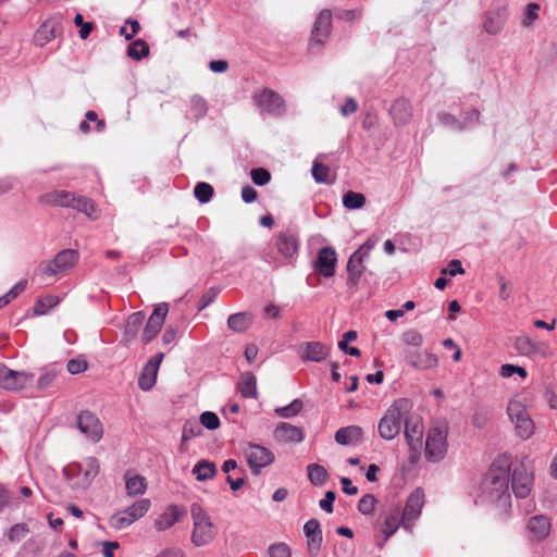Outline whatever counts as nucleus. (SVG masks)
Here are the masks:
<instances>
[{
    "mask_svg": "<svg viewBox=\"0 0 557 557\" xmlns=\"http://www.w3.org/2000/svg\"><path fill=\"white\" fill-rule=\"evenodd\" d=\"M512 467L511 457L502 455L494 460L481 482V497L491 503L506 504L510 497L509 475Z\"/></svg>",
    "mask_w": 557,
    "mask_h": 557,
    "instance_id": "1",
    "label": "nucleus"
},
{
    "mask_svg": "<svg viewBox=\"0 0 557 557\" xmlns=\"http://www.w3.org/2000/svg\"><path fill=\"white\" fill-rule=\"evenodd\" d=\"M412 410L408 398H399L393 403L377 424L380 436L385 441L394 440L401 431L403 419Z\"/></svg>",
    "mask_w": 557,
    "mask_h": 557,
    "instance_id": "2",
    "label": "nucleus"
},
{
    "mask_svg": "<svg viewBox=\"0 0 557 557\" xmlns=\"http://www.w3.org/2000/svg\"><path fill=\"white\" fill-rule=\"evenodd\" d=\"M190 516L193 519L191 542L196 546L210 544L216 535V528L210 516L198 504L190 506Z\"/></svg>",
    "mask_w": 557,
    "mask_h": 557,
    "instance_id": "3",
    "label": "nucleus"
},
{
    "mask_svg": "<svg viewBox=\"0 0 557 557\" xmlns=\"http://www.w3.org/2000/svg\"><path fill=\"white\" fill-rule=\"evenodd\" d=\"M511 488L517 498L527 497L533 486V470L528 456L511 467Z\"/></svg>",
    "mask_w": 557,
    "mask_h": 557,
    "instance_id": "4",
    "label": "nucleus"
},
{
    "mask_svg": "<svg viewBox=\"0 0 557 557\" xmlns=\"http://www.w3.org/2000/svg\"><path fill=\"white\" fill-rule=\"evenodd\" d=\"M447 425L444 423L430 429L425 443V456L429 460L436 462L445 457L447 453Z\"/></svg>",
    "mask_w": 557,
    "mask_h": 557,
    "instance_id": "5",
    "label": "nucleus"
},
{
    "mask_svg": "<svg viewBox=\"0 0 557 557\" xmlns=\"http://www.w3.org/2000/svg\"><path fill=\"white\" fill-rule=\"evenodd\" d=\"M507 412L520 438L528 440L534 434V422L530 418L527 408L520 401L510 400Z\"/></svg>",
    "mask_w": 557,
    "mask_h": 557,
    "instance_id": "6",
    "label": "nucleus"
},
{
    "mask_svg": "<svg viewBox=\"0 0 557 557\" xmlns=\"http://www.w3.org/2000/svg\"><path fill=\"white\" fill-rule=\"evenodd\" d=\"M374 247V242L371 239L367 240L363 245L359 247L358 250H356L347 262V286L349 288H355L364 270L366 267L363 265V261L369 257L370 251Z\"/></svg>",
    "mask_w": 557,
    "mask_h": 557,
    "instance_id": "7",
    "label": "nucleus"
},
{
    "mask_svg": "<svg viewBox=\"0 0 557 557\" xmlns=\"http://www.w3.org/2000/svg\"><path fill=\"white\" fill-rule=\"evenodd\" d=\"M79 253L74 249L60 251L52 260L42 268V274L47 276H63L78 262Z\"/></svg>",
    "mask_w": 557,
    "mask_h": 557,
    "instance_id": "8",
    "label": "nucleus"
},
{
    "mask_svg": "<svg viewBox=\"0 0 557 557\" xmlns=\"http://www.w3.org/2000/svg\"><path fill=\"white\" fill-rule=\"evenodd\" d=\"M34 373L15 371L0 363V387L11 392H18L29 387L34 382Z\"/></svg>",
    "mask_w": 557,
    "mask_h": 557,
    "instance_id": "9",
    "label": "nucleus"
},
{
    "mask_svg": "<svg viewBox=\"0 0 557 557\" xmlns=\"http://www.w3.org/2000/svg\"><path fill=\"white\" fill-rule=\"evenodd\" d=\"M257 107L270 114L283 115L286 112L284 99L276 91L264 88L255 96Z\"/></svg>",
    "mask_w": 557,
    "mask_h": 557,
    "instance_id": "10",
    "label": "nucleus"
},
{
    "mask_svg": "<svg viewBox=\"0 0 557 557\" xmlns=\"http://www.w3.org/2000/svg\"><path fill=\"white\" fill-rule=\"evenodd\" d=\"M245 456L253 474H259L262 468L274 461V454L261 445H249L245 450Z\"/></svg>",
    "mask_w": 557,
    "mask_h": 557,
    "instance_id": "11",
    "label": "nucleus"
},
{
    "mask_svg": "<svg viewBox=\"0 0 557 557\" xmlns=\"http://www.w3.org/2000/svg\"><path fill=\"white\" fill-rule=\"evenodd\" d=\"M77 428L91 442L97 443L102 438L103 426L98 417L86 410L77 417Z\"/></svg>",
    "mask_w": 557,
    "mask_h": 557,
    "instance_id": "12",
    "label": "nucleus"
},
{
    "mask_svg": "<svg viewBox=\"0 0 557 557\" xmlns=\"http://www.w3.org/2000/svg\"><path fill=\"white\" fill-rule=\"evenodd\" d=\"M424 504V493L420 488H416L408 497L406 506L403 510V527L407 530H411L414 520H417L421 513Z\"/></svg>",
    "mask_w": 557,
    "mask_h": 557,
    "instance_id": "13",
    "label": "nucleus"
},
{
    "mask_svg": "<svg viewBox=\"0 0 557 557\" xmlns=\"http://www.w3.org/2000/svg\"><path fill=\"white\" fill-rule=\"evenodd\" d=\"M169 306L168 304H159L151 313L150 318L148 319V322L144 329L143 332V339L145 343H149L152 341L158 333L160 332L164 319L168 314Z\"/></svg>",
    "mask_w": 557,
    "mask_h": 557,
    "instance_id": "14",
    "label": "nucleus"
},
{
    "mask_svg": "<svg viewBox=\"0 0 557 557\" xmlns=\"http://www.w3.org/2000/svg\"><path fill=\"white\" fill-rule=\"evenodd\" d=\"M273 438L280 444H299L305 434L301 428L288 422H280L273 430Z\"/></svg>",
    "mask_w": 557,
    "mask_h": 557,
    "instance_id": "15",
    "label": "nucleus"
},
{
    "mask_svg": "<svg viewBox=\"0 0 557 557\" xmlns=\"http://www.w3.org/2000/svg\"><path fill=\"white\" fill-rule=\"evenodd\" d=\"M507 20V7L499 4L493 7L485 14L483 22L484 30L490 35H497L502 32Z\"/></svg>",
    "mask_w": 557,
    "mask_h": 557,
    "instance_id": "16",
    "label": "nucleus"
},
{
    "mask_svg": "<svg viewBox=\"0 0 557 557\" xmlns=\"http://www.w3.org/2000/svg\"><path fill=\"white\" fill-rule=\"evenodd\" d=\"M185 516L186 510L183 507L170 505L156 518L153 525L157 531L164 532L180 522Z\"/></svg>",
    "mask_w": 557,
    "mask_h": 557,
    "instance_id": "17",
    "label": "nucleus"
},
{
    "mask_svg": "<svg viewBox=\"0 0 557 557\" xmlns=\"http://www.w3.org/2000/svg\"><path fill=\"white\" fill-rule=\"evenodd\" d=\"M337 255L332 247H323L318 253L314 270L324 277H331L335 273Z\"/></svg>",
    "mask_w": 557,
    "mask_h": 557,
    "instance_id": "18",
    "label": "nucleus"
},
{
    "mask_svg": "<svg viewBox=\"0 0 557 557\" xmlns=\"http://www.w3.org/2000/svg\"><path fill=\"white\" fill-rule=\"evenodd\" d=\"M404 434L410 448L414 449L420 445L423 435V425L419 417L407 413L403 419Z\"/></svg>",
    "mask_w": 557,
    "mask_h": 557,
    "instance_id": "19",
    "label": "nucleus"
},
{
    "mask_svg": "<svg viewBox=\"0 0 557 557\" xmlns=\"http://www.w3.org/2000/svg\"><path fill=\"white\" fill-rule=\"evenodd\" d=\"M329 354L330 348L321 342H307L298 349V355L304 361L321 362L329 357Z\"/></svg>",
    "mask_w": 557,
    "mask_h": 557,
    "instance_id": "20",
    "label": "nucleus"
},
{
    "mask_svg": "<svg viewBox=\"0 0 557 557\" xmlns=\"http://www.w3.org/2000/svg\"><path fill=\"white\" fill-rule=\"evenodd\" d=\"M405 359L411 367L418 370L434 369L438 364L437 357L426 350H406Z\"/></svg>",
    "mask_w": 557,
    "mask_h": 557,
    "instance_id": "21",
    "label": "nucleus"
},
{
    "mask_svg": "<svg viewBox=\"0 0 557 557\" xmlns=\"http://www.w3.org/2000/svg\"><path fill=\"white\" fill-rule=\"evenodd\" d=\"M550 521L544 515H536L529 519L527 529L532 541H543L550 532Z\"/></svg>",
    "mask_w": 557,
    "mask_h": 557,
    "instance_id": "22",
    "label": "nucleus"
},
{
    "mask_svg": "<svg viewBox=\"0 0 557 557\" xmlns=\"http://www.w3.org/2000/svg\"><path fill=\"white\" fill-rule=\"evenodd\" d=\"M389 114L396 126H404L412 119V107L407 99L400 98L394 101Z\"/></svg>",
    "mask_w": 557,
    "mask_h": 557,
    "instance_id": "23",
    "label": "nucleus"
},
{
    "mask_svg": "<svg viewBox=\"0 0 557 557\" xmlns=\"http://www.w3.org/2000/svg\"><path fill=\"white\" fill-rule=\"evenodd\" d=\"M332 13L330 10H322L318 15L312 29V40L319 45L323 44L330 33Z\"/></svg>",
    "mask_w": 557,
    "mask_h": 557,
    "instance_id": "24",
    "label": "nucleus"
},
{
    "mask_svg": "<svg viewBox=\"0 0 557 557\" xmlns=\"http://www.w3.org/2000/svg\"><path fill=\"white\" fill-rule=\"evenodd\" d=\"M363 430L358 425H349L341 428L335 433V441L337 444L347 446L355 445L361 442Z\"/></svg>",
    "mask_w": 557,
    "mask_h": 557,
    "instance_id": "25",
    "label": "nucleus"
},
{
    "mask_svg": "<svg viewBox=\"0 0 557 557\" xmlns=\"http://www.w3.org/2000/svg\"><path fill=\"white\" fill-rule=\"evenodd\" d=\"M125 487L128 496H140L147 491V481L143 475L133 470H127L124 474Z\"/></svg>",
    "mask_w": 557,
    "mask_h": 557,
    "instance_id": "26",
    "label": "nucleus"
},
{
    "mask_svg": "<svg viewBox=\"0 0 557 557\" xmlns=\"http://www.w3.org/2000/svg\"><path fill=\"white\" fill-rule=\"evenodd\" d=\"M276 248L285 258H292L298 252V239L290 232H282L277 236Z\"/></svg>",
    "mask_w": 557,
    "mask_h": 557,
    "instance_id": "27",
    "label": "nucleus"
},
{
    "mask_svg": "<svg viewBox=\"0 0 557 557\" xmlns=\"http://www.w3.org/2000/svg\"><path fill=\"white\" fill-rule=\"evenodd\" d=\"M304 532L308 539V548L310 552H318L322 543V532L317 519L308 520L304 525Z\"/></svg>",
    "mask_w": 557,
    "mask_h": 557,
    "instance_id": "28",
    "label": "nucleus"
},
{
    "mask_svg": "<svg viewBox=\"0 0 557 557\" xmlns=\"http://www.w3.org/2000/svg\"><path fill=\"white\" fill-rule=\"evenodd\" d=\"M100 470V465L97 458L88 457L85 460V470L83 474V479L81 481L74 482L73 486L77 488L86 490L88 488L94 479L98 475Z\"/></svg>",
    "mask_w": 557,
    "mask_h": 557,
    "instance_id": "29",
    "label": "nucleus"
},
{
    "mask_svg": "<svg viewBox=\"0 0 557 557\" xmlns=\"http://www.w3.org/2000/svg\"><path fill=\"white\" fill-rule=\"evenodd\" d=\"M237 388L244 398H257L258 396L257 380L250 372L240 375Z\"/></svg>",
    "mask_w": 557,
    "mask_h": 557,
    "instance_id": "30",
    "label": "nucleus"
},
{
    "mask_svg": "<svg viewBox=\"0 0 557 557\" xmlns=\"http://www.w3.org/2000/svg\"><path fill=\"white\" fill-rule=\"evenodd\" d=\"M252 323V315L248 312L231 314L227 319V326L236 333L245 332Z\"/></svg>",
    "mask_w": 557,
    "mask_h": 557,
    "instance_id": "31",
    "label": "nucleus"
},
{
    "mask_svg": "<svg viewBox=\"0 0 557 557\" xmlns=\"http://www.w3.org/2000/svg\"><path fill=\"white\" fill-rule=\"evenodd\" d=\"M45 202L54 206L72 208L75 202V195L67 190H54L45 196Z\"/></svg>",
    "mask_w": 557,
    "mask_h": 557,
    "instance_id": "32",
    "label": "nucleus"
},
{
    "mask_svg": "<svg viewBox=\"0 0 557 557\" xmlns=\"http://www.w3.org/2000/svg\"><path fill=\"white\" fill-rule=\"evenodd\" d=\"M400 508L395 507L386 516L382 528V531L385 534V540L391 537L397 531L399 525L403 524V517L400 518Z\"/></svg>",
    "mask_w": 557,
    "mask_h": 557,
    "instance_id": "33",
    "label": "nucleus"
},
{
    "mask_svg": "<svg viewBox=\"0 0 557 557\" xmlns=\"http://www.w3.org/2000/svg\"><path fill=\"white\" fill-rule=\"evenodd\" d=\"M144 320L145 314L143 312H135L128 317L124 331V339L126 342H131L137 336Z\"/></svg>",
    "mask_w": 557,
    "mask_h": 557,
    "instance_id": "34",
    "label": "nucleus"
},
{
    "mask_svg": "<svg viewBox=\"0 0 557 557\" xmlns=\"http://www.w3.org/2000/svg\"><path fill=\"white\" fill-rule=\"evenodd\" d=\"M158 370L154 363H147L138 377V385L143 391H149L156 384Z\"/></svg>",
    "mask_w": 557,
    "mask_h": 557,
    "instance_id": "35",
    "label": "nucleus"
},
{
    "mask_svg": "<svg viewBox=\"0 0 557 557\" xmlns=\"http://www.w3.org/2000/svg\"><path fill=\"white\" fill-rule=\"evenodd\" d=\"M193 474L198 481L212 479L216 474L215 465L208 460H200L194 466Z\"/></svg>",
    "mask_w": 557,
    "mask_h": 557,
    "instance_id": "36",
    "label": "nucleus"
},
{
    "mask_svg": "<svg viewBox=\"0 0 557 557\" xmlns=\"http://www.w3.org/2000/svg\"><path fill=\"white\" fill-rule=\"evenodd\" d=\"M309 481L317 486L322 485L327 479V471L323 466L310 463L307 467Z\"/></svg>",
    "mask_w": 557,
    "mask_h": 557,
    "instance_id": "37",
    "label": "nucleus"
},
{
    "mask_svg": "<svg viewBox=\"0 0 557 557\" xmlns=\"http://www.w3.org/2000/svg\"><path fill=\"white\" fill-rule=\"evenodd\" d=\"M343 205L349 210L361 209L366 205V197L361 193L347 191L343 196Z\"/></svg>",
    "mask_w": 557,
    "mask_h": 557,
    "instance_id": "38",
    "label": "nucleus"
},
{
    "mask_svg": "<svg viewBox=\"0 0 557 557\" xmlns=\"http://www.w3.org/2000/svg\"><path fill=\"white\" fill-rule=\"evenodd\" d=\"M515 348L520 355L523 356H531L537 351L536 344L525 335H521L516 338Z\"/></svg>",
    "mask_w": 557,
    "mask_h": 557,
    "instance_id": "39",
    "label": "nucleus"
},
{
    "mask_svg": "<svg viewBox=\"0 0 557 557\" xmlns=\"http://www.w3.org/2000/svg\"><path fill=\"white\" fill-rule=\"evenodd\" d=\"M55 38V28L52 22H45L36 33L35 39L38 45L44 46Z\"/></svg>",
    "mask_w": 557,
    "mask_h": 557,
    "instance_id": "40",
    "label": "nucleus"
},
{
    "mask_svg": "<svg viewBox=\"0 0 557 557\" xmlns=\"http://www.w3.org/2000/svg\"><path fill=\"white\" fill-rule=\"evenodd\" d=\"M151 503L148 498H141L135 502L132 506L126 508V511L131 515L134 521L143 518L150 509Z\"/></svg>",
    "mask_w": 557,
    "mask_h": 557,
    "instance_id": "41",
    "label": "nucleus"
},
{
    "mask_svg": "<svg viewBox=\"0 0 557 557\" xmlns=\"http://www.w3.org/2000/svg\"><path fill=\"white\" fill-rule=\"evenodd\" d=\"M190 111L196 120L205 117L208 112L207 100L199 95H194L190 98Z\"/></svg>",
    "mask_w": 557,
    "mask_h": 557,
    "instance_id": "42",
    "label": "nucleus"
},
{
    "mask_svg": "<svg viewBox=\"0 0 557 557\" xmlns=\"http://www.w3.org/2000/svg\"><path fill=\"white\" fill-rule=\"evenodd\" d=\"M134 522V519L126 511V509L117 511L110 518V525L116 530H123Z\"/></svg>",
    "mask_w": 557,
    "mask_h": 557,
    "instance_id": "43",
    "label": "nucleus"
},
{
    "mask_svg": "<svg viewBox=\"0 0 557 557\" xmlns=\"http://www.w3.org/2000/svg\"><path fill=\"white\" fill-rule=\"evenodd\" d=\"M302 401L299 400V399H294L289 405L287 406H284V407H277L275 409V413L281 417V418H285V419H289V418H293L295 416H297L301 409H302Z\"/></svg>",
    "mask_w": 557,
    "mask_h": 557,
    "instance_id": "44",
    "label": "nucleus"
},
{
    "mask_svg": "<svg viewBox=\"0 0 557 557\" xmlns=\"http://www.w3.org/2000/svg\"><path fill=\"white\" fill-rule=\"evenodd\" d=\"M540 5L535 2L529 3L521 20V26L530 28L539 20Z\"/></svg>",
    "mask_w": 557,
    "mask_h": 557,
    "instance_id": "45",
    "label": "nucleus"
},
{
    "mask_svg": "<svg viewBox=\"0 0 557 557\" xmlns=\"http://www.w3.org/2000/svg\"><path fill=\"white\" fill-rule=\"evenodd\" d=\"M149 52L148 45L141 40H135L128 46L127 49V55L134 60H140L141 58L146 57Z\"/></svg>",
    "mask_w": 557,
    "mask_h": 557,
    "instance_id": "46",
    "label": "nucleus"
},
{
    "mask_svg": "<svg viewBox=\"0 0 557 557\" xmlns=\"http://www.w3.org/2000/svg\"><path fill=\"white\" fill-rule=\"evenodd\" d=\"M194 195L201 203H207L213 196V188L210 184L201 182L195 186Z\"/></svg>",
    "mask_w": 557,
    "mask_h": 557,
    "instance_id": "47",
    "label": "nucleus"
},
{
    "mask_svg": "<svg viewBox=\"0 0 557 557\" xmlns=\"http://www.w3.org/2000/svg\"><path fill=\"white\" fill-rule=\"evenodd\" d=\"M312 176L317 183H330V169L315 160L311 170Z\"/></svg>",
    "mask_w": 557,
    "mask_h": 557,
    "instance_id": "48",
    "label": "nucleus"
},
{
    "mask_svg": "<svg viewBox=\"0 0 557 557\" xmlns=\"http://www.w3.org/2000/svg\"><path fill=\"white\" fill-rule=\"evenodd\" d=\"M513 374H518L521 379H525L528 375L527 370L520 366L506 363L499 369V375L504 379L511 377Z\"/></svg>",
    "mask_w": 557,
    "mask_h": 557,
    "instance_id": "49",
    "label": "nucleus"
},
{
    "mask_svg": "<svg viewBox=\"0 0 557 557\" xmlns=\"http://www.w3.org/2000/svg\"><path fill=\"white\" fill-rule=\"evenodd\" d=\"M200 423L208 430H216L220 426L219 417L212 411H205L200 414Z\"/></svg>",
    "mask_w": 557,
    "mask_h": 557,
    "instance_id": "50",
    "label": "nucleus"
},
{
    "mask_svg": "<svg viewBox=\"0 0 557 557\" xmlns=\"http://www.w3.org/2000/svg\"><path fill=\"white\" fill-rule=\"evenodd\" d=\"M250 176H251L252 182L259 186H263V185L268 184L271 180V175H270L269 171H267L263 168L252 169L250 172Z\"/></svg>",
    "mask_w": 557,
    "mask_h": 557,
    "instance_id": "51",
    "label": "nucleus"
},
{
    "mask_svg": "<svg viewBox=\"0 0 557 557\" xmlns=\"http://www.w3.org/2000/svg\"><path fill=\"white\" fill-rule=\"evenodd\" d=\"M401 339L405 345L413 347H419L423 343V336L418 331L414 330H409L405 332L401 336Z\"/></svg>",
    "mask_w": 557,
    "mask_h": 557,
    "instance_id": "52",
    "label": "nucleus"
},
{
    "mask_svg": "<svg viewBox=\"0 0 557 557\" xmlns=\"http://www.w3.org/2000/svg\"><path fill=\"white\" fill-rule=\"evenodd\" d=\"M57 371L54 369L46 370L37 381V387L39 389H46L52 385L53 381L57 377Z\"/></svg>",
    "mask_w": 557,
    "mask_h": 557,
    "instance_id": "53",
    "label": "nucleus"
},
{
    "mask_svg": "<svg viewBox=\"0 0 557 557\" xmlns=\"http://www.w3.org/2000/svg\"><path fill=\"white\" fill-rule=\"evenodd\" d=\"M375 506V498L371 494L362 496L358 503V510L363 515H369L373 511Z\"/></svg>",
    "mask_w": 557,
    "mask_h": 557,
    "instance_id": "54",
    "label": "nucleus"
},
{
    "mask_svg": "<svg viewBox=\"0 0 557 557\" xmlns=\"http://www.w3.org/2000/svg\"><path fill=\"white\" fill-rule=\"evenodd\" d=\"M270 557H292V552L285 543L273 544L269 547Z\"/></svg>",
    "mask_w": 557,
    "mask_h": 557,
    "instance_id": "55",
    "label": "nucleus"
},
{
    "mask_svg": "<svg viewBox=\"0 0 557 557\" xmlns=\"http://www.w3.org/2000/svg\"><path fill=\"white\" fill-rule=\"evenodd\" d=\"M201 430L200 426L197 423L194 422H187L184 424L183 433H182V441L188 442L193 440L194 437L198 436L200 434Z\"/></svg>",
    "mask_w": 557,
    "mask_h": 557,
    "instance_id": "56",
    "label": "nucleus"
},
{
    "mask_svg": "<svg viewBox=\"0 0 557 557\" xmlns=\"http://www.w3.org/2000/svg\"><path fill=\"white\" fill-rule=\"evenodd\" d=\"M28 528L24 523H17L10 529L9 540L12 542H18L26 536Z\"/></svg>",
    "mask_w": 557,
    "mask_h": 557,
    "instance_id": "57",
    "label": "nucleus"
},
{
    "mask_svg": "<svg viewBox=\"0 0 557 557\" xmlns=\"http://www.w3.org/2000/svg\"><path fill=\"white\" fill-rule=\"evenodd\" d=\"M438 120L441 121L442 124L448 126L449 128H451L454 131H462L460 121H458L454 115H451L449 113H446V112L438 113Z\"/></svg>",
    "mask_w": 557,
    "mask_h": 557,
    "instance_id": "58",
    "label": "nucleus"
},
{
    "mask_svg": "<svg viewBox=\"0 0 557 557\" xmlns=\"http://www.w3.org/2000/svg\"><path fill=\"white\" fill-rule=\"evenodd\" d=\"M480 113L475 109H471L467 111L462 115V120L460 121L462 129L475 124L479 121Z\"/></svg>",
    "mask_w": 557,
    "mask_h": 557,
    "instance_id": "59",
    "label": "nucleus"
},
{
    "mask_svg": "<svg viewBox=\"0 0 557 557\" xmlns=\"http://www.w3.org/2000/svg\"><path fill=\"white\" fill-rule=\"evenodd\" d=\"M441 272L442 274H449L451 276H455L457 274H463L465 269L459 260L454 259L448 263V267L442 269Z\"/></svg>",
    "mask_w": 557,
    "mask_h": 557,
    "instance_id": "60",
    "label": "nucleus"
},
{
    "mask_svg": "<svg viewBox=\"0 0 557 557\" xmlns=\"http://www.w3.org/2000/svg\"><path fill=\"white\" fill-rule=\"evenodd\" d=\"M66 368L71 374H78V373L84 372L87 369V363L84 360L71 359L67 362Z\"/></svg>",
    "mask_w": 557,
    "mask_h": 557,
    "instance_id": "61",
    "label": "nucleus"
},
{
    "mask_svg": "<svg viewBox=\"0 0 557 557\" xmlns=\"http://www.w3.org/2000/svg\"><path fill=\"white\" fill-rule=\"evenodd\" d=\"M335 500V493L327 491L323 499L320 500V508L329 513L333 512V503Z\"/></svg>",
    "mask_w": 557,
    "mask_h": 557,
    "instance_id": "62",
    "label": "nucleus"
},
{
    "mask_svg": "<svg viewBox=\"0 0 557 557\" xmlns=\"http://www.w3.org/2000/svg\"><path fill=\"white\" fill-rule=\"evenodd\" d=\"M82 466L79 463L67 465L63 469V474L69 481H73L82 472Z\"/></svg>",
    "mask_w": 557,
    "mask_h": 557,
    "instance_id": "63",
    "label": "nucleus"
},
{
    "mask_svg": "<svg viewBox=\"0 0 557 557\" xmlns=\"http://www.w3.org/2000/svg\"><path fill=\"white\" fill-rule=\"evenodd\" d=\"M497 282L499 285V298L507 300L511 296V288L508 286L507 280L503 275H499Z\"/></svg>",
    "mask_w": 557,
    "mask_h": 557,
    "instance_id": "64",
    "label": "nucleus"
}]
</instances>
